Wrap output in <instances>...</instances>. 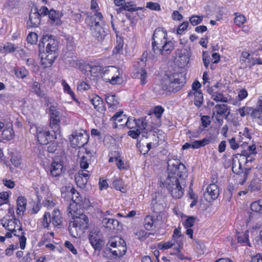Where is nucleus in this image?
<instances>
[{
  "instance_id": "1",
  "label": "nucleus",
  "mask_w": 262,
  "mask_h": 262,
  "mask_svg": "<svg viewBox=\"0 0 262 262\" xmlns=\"http://www.w3.org/2000/svg\"><path fill=\"white\" fill-rule=\"evenodd\" d=\"M70 214L73 219L69 223V231L71 235L74 237L80 236L85 229L88 228L89 219L87 216L83 214L82 210H78L77 212L70 211Z\"/></svg>"
},
{
  "instance_id": "2",
  "label": "nucleus",
  "mask_w": 262,
  "mask_h": 262,
  "mask_svg": "<svg viewBox=\"0 0 262 262\" xmlns=\"http://www.w3.org/2000/svg\"><path fill=\"white\" fill-rule=\"evenodd\" d=\"M70 214L73 219L69 223V231L71 235L74 237L80 236L85 229L88 228L89 219L87 216L83 214L82 210H78L77 212L70 211Z\"/></svg>"
},
{
  "instance_id": "3",
  "label": "nucleus",
  "mask_w": 262,
  "mask_h": 262,
  "mask_svg": "<svg viewBox=\"0 0 262 262\" xmlns=\"http://www.w3.org/2000/svg\"><path fill=\"white\" fill-rule=\"evenodd\" d=\"M86 21L92 35L98 40H102L104 38L106 33L102 27L104 21L101 13L96 11L93 15L88 16Z\"/></svg>"
},
{
  "instance_id": "4",
  "label": "nucleus",
  "mask_w": 262,
  "mask_h": 262,
  "mask_svg": "<svg viewBox=\"0 0 262 262\" xmlns=\"http://www.w3.org/2000/svg\"><path fill=\"white\" fill-rule=\"evenodd\" d=\"M167 165L168 176L166 179L177 178L181 180L186 176V169L185 165L175 157L168 159Z\"/></svg>"
},
{
  "instance_id": "5",
  "label": "nucleus",
  "mask_w": 262,
  "mask_h": 262,
  "mask_svg": "<svg viewBox=\"0 0 262 262\" xmlns=\"http://www.w3.org/2000/svg\"><path fill=\"white\" fill-rule=\"evenodd\" d=\"M185 79L182 73H172L166 75V78L163 81L162 88L165 91L176 93L182 88Z\"/></svg>"
},
{
  "instance_id": "6",
  "label": "nucleus",
  "mask_w": 262,
  "mask_h": 262,
  "mask_svg": "<svg viewBox=\"0 0 262 262\" xmlns=\"http://www.w3.org/2000/svg\"><path fill=\"white\" fill-rule=\"evenodd\" d=\"M162 184L174 199H180L183 195L184 189L180 185V180L166 179Z\"/></svg>"
},
{
  "instance_id": "7",
  "label": "nucleus",
  "mask_w": 262,
  "mask_h": 262,
  "mask_svg": "<svg viewBox=\"0 0 262 262\" xmlns=\"http://www.w3.org/2000/svg\"><path fill=\"white\" fill-rule=\"evenodd\" d=\"M89 138V134L83 129H80L73 132L69 136V140L72 147L80 148L88 143Z\"/></svg>"
},
{
  "instance_id": "8",
  "label": "nucleus",
  "mask_w": 262,
  "mask_h": 262,
  "mask_svg": "<svg viewBox=\"0 0 262 262\" xmlns=\"http://www.w3.org/2000/svg\"><path fill=\"white\" fill-rule=\"evenodd\" d=\"M107 245L111 247L110 249L111 252L116 256H122L126 253L127 249L125 242L118 236L112 237Z\"/></svg>"
},
{
  "instance_id": "9",
  "label": "nucleus",
  "mask_w": 262,
  "mask_h": 262,
  "mask_svg": "<svg viewBox=\"0 0 262 262\" xmlns=\"http://www.w3.org/2000/svg\"><path fill=\"white\" fill-rule=\"evenodd\" d=\"M119 69L114 66H108L103 68L101 73V77L106 82L116 84L120 81Z\"/></svg>"
},
{
  "instance_id": "10",
  "label": "nucleus",
  "mask_w": 262,
  "mask_h": 262,
  "mask_svg": "<svg viewBox=\"0 0 262 262\" xmlns=\"http://www.w3.org/2000/svg\"><path fill=\"white\" fill-rule=\"evenodd\" d=\"M167 32L164 29L158 28L156 29L153 34L152 47L154 52L159 48V46L163 44L167 39Z\"/></svg>"
},
{
  "instance_id": "11",
  "label": "nucleus",
  "mask_w": 262,
  "mask_h": 262,
  "mask_svg": "<svg viewBox=\"0 0 262 262\" xmlns=\"http://www.w3.org/2000/svg\"><path fill=\"white\" fill-rule=\"evenodd\" d=\"M42 42L47 43L46 52L47 54L58 56V41L53 38L51 36H44L42 38Z\"/></svg>"
},
{
  "instance_id": "12",
  "label": "nucleus",
  "mask_w": 262,
  "mask_h": 262,
  "mask_svg": "<svg viewBox=\"0 0 262 262\" xmlns=\"http://www.w3.org/2000/svg\"><path fill=\"white\" fill-rule=\"evenodd\" d=\"M176 62L180 68L186 66L189 62L191 56L190 50L187 49H178L176 51Z\"/></svg>"
},
{
  "instance_id": "13",
  "label": "nucleus",
  "mask_w": 262,
  "mask_h": 262,
  "mask_svg": "<svg viewBox=\"0 0 262 262\" xmlns=\"http://www.w3.org/2000/svg\"><path fill=\"white\" fill-rule=\"evenodd\" d=\"M70 193L72 195V203H71L68 208V212L70 213V209L73 212H77L78 210H81L79 208L82 205V198L75 188L71 189Z\"/></svg>"
},
{
  "instance_id": "14",
  "label": "nucleus",
  "mask_w": 262,
  "mask_h": 262,
  "mask_svg": "<svg viewBox=\"0 0 262 262\" xmlns=\"http://www.w3.org/2000/svg\"><path fill=\"white\" fill-rule=\"evenodd\" d=\"M1 224L8 231H10L14 234V233L18 232L19 227H21L19 225L20 223L19 220H16L13 217H4L1 221Z\"/></svg>"
},
{
  "instance_id": "15",
  "label": "nucleus",
  "mask_w": 262,
  "mask_h": 262,
  "mask_svg": "<svg viewBox=\"0 0 262 262\" xmlns=\"http://www.w3.org/2000/svg\"><path fill=\"white\" fill-rule=\"evenodd\" d=\"M50 112V126L55 132V130L59 129L61 121V116L59 112L55 106H51L49 108Z\"/></svg>"
},
{
  "instance_id": "16",
  "label": "nucleus",
  "mask_w": 262,
  "mask_h": 262,
  "mask_svg": "<svg viewBox=\"0 0 262 262\" xmlns=\"http://www.w3.org/2000/svg\"><path fill=\"white\" fill-rule=\"evenodd\" d=\"M134 67L136 70L137 77L140 80V83L142 85H144L147 82V72L145 69V61L143 59H140L134 64Z\"/></svg>"
},
{
  "instance_id": "17",
  "label": "nucleus",
  "mask_w": 262,
  "mask_h": 262,
  "mask_svg": "<svg viewBox=\"0 0 262 262\" xmlns=\"http://www.w3.org/2000/svg\"><path fill=\"white\" fill-rule=\"evenodd\" d=\"M254 178L251 181L248 189L251 192L258 191L261 189L262 181V173L259 170H256L254 172Z\"/></svg>"
},
{
  "instance_id": "18",
  "label": "nucleus",
  "mask_w": 262,
  "mask_h": 262,
  "mask_svg": "<svg viewBox=\"0 0 262 262\" xmlns=\"http://www.w3.org/2000/svg\"><path fill=\"white\" fill-rule=\"evenodd\" d=\"M219 195L218 186L214 184H211L207 186L204 193V197L206 201L210 202L216 199Z\"/></svg>"
},
{
  "instance_id": "19",
  "label": "nucleus",
  "mask_w": 262,
  "mask_h": 262,
  "mask_svg": "<svg viewBox=\"0 0 262 262\" xmlns=\"http://www.w3.org/2000/svg\"><path fill=\"white\" fill-rule=\"evenodd\" d=\"M36 137L38 142L40 144H47L49 141H51L54 138L52 136H50V132L46 129H42L40 128H36Z\"/></svg>"
},
{
  "instance_id": "20",
  "label": "nucleus",
  "mask_w": 262,
  "mask_h": 262,
  "mask_svg": "<svg viewBox=\"0 0 262 262\" xmlns=\"http://www.w3.org/2000/svg\"><path fill=\"white\" fill-rule=\"evenodd\" d=\"M239 62L242 69H246L248 67L251 68L254 66L253 58H252L251 54L247 51H243L242 52L240 57Z\"/></svg>"
},
{
  "instance_id": "21",
  "label": "nucleus",
  "mask_w": 262,
  "mask_h": 262,
  "mask_svg": "<svg viewBox=\"0 0 262 262\" xmlns=\"http://www.w3.org/2000/svg\"><path fill=\"white\" fill-rule=\"evenodd\" d=\"M160 215H147L144 219V227L147 230H150L155 228L159 223Z\"/></svg>"
},
{
  "instance_id": "22",
  "label": "nucleus",
  "mask_w": 262,
  "mask_h": 262,
  "mask_svg": "<svg viewBox=\"0 0 262 262\" xmlns=\"http://www.w3.org/2000/svg\"><path fill=\"white\" fill-rule=\"evenodd\" d=\"M136 129H137L142 133L143 137H147L148 132L151 130L146 118H141L137 119V124L136 125Z\"/></svg>"
},
{
  "instance_id": "23",
  "label": "nucleus",
  "mask_w": 262,
  "mask_h": 262,
  "mask_svg": "<svg viewBox=\"0 0 262 262\" xmlns=\"http://www.w3.org/2000/svg\"><path fill=\"white\" fill-rule=\"evenodd\" d=\"M63 163L60 161H54L50 167V174L53 177L60 176L63 172Z\"/></svg>"
},
{
  "instance_id": "24",
  "label": "nucleus",
  "mask_w": 262,
  "mask_h": 262,
  "mask_svg": "<svg viewBox=\"0 0 262 262\" xmlns=\"http://www.w3.org/2000/svg\"><path fill=\"white\" fill-rule=\"evenodd\" d=\"M29 21L31 25L28 24L32 27H37L40 23V16L38 10L35 8L34 10H32L29 15Z\"/></svg>"
},
{
  "instance_id": "25",
  "label": "nucleus",
  "mask_w": 262,
  "mask_h": 262,
  "mask_svg": "<svg viewBox=\"0 0 262 262\" xmlns=\"http://www.w3.org/2000/svg\"><path fill=\"white\" fill-rule=\"evenodd\" d=\"M84 67V72L85 73L90 72L91 76L94 77H97L101 73L103 69L101 67L98 65L92 66L88 63H84L83 66Z\"/></svg>"
},
{
  "instance_id": "26",
  "label": "nucleus",
  "mask_w": 262,
  "mask_h": 262,
  "mask_svg": "<svg viewBox=\"0 0 262 262\" xmlns=\"http://www.w3.org/2000/svg\"><path fill=\"white\" fill-rule=\"evenodd\" d=\"M105 99L108 105L109 111L113 112L118 108L119 103L117 99H116L115 95L110 94L106 95Z\"/></svg>"
},
{
  "instance_id": "27",
  "label": "nucleus",
  "mask_w": 262,
  "mask_h": 262,
  "mask_svg": "<svg viewBox=\"0 0 262 262\" xmlns=\"http://www.w3.org/2000/svg\"><path fill=\"white\" fill-rule=\"evenodd\" d=\"M91 102L94 107L98 112L103 113L105 110V106L102 99L98 95H94L91 99Z\"/></svg>"
},
{
  "instance_id": "28",
  "label": "nucleus",
  "mask_w": 262,
  "mask_h": 262,
  "mask_svg": "<svg viewBox=\"0 0 262 262\" xmlns=\"http://www.w3.org/2000/svg\"><path fill=\"white\" fill-rule=\"evenodd\" d=\"M27 201L23 196H19L16 200V214L18 216H22L26 210Z\"/></svg>"
},
{
  "instance_id": "29",
  "label": "nucleus",
  "mask_w": 262,
  "mask_h": 262,
  "mask_svg": "<svg viewBox=\"0 0 262 262\" xmlns=\"http://www.w3.org/2000/svg\"><path fill=\"white\" fill-rule=\"evenodd\" d=\"M193 93H188V97L191 99L193 100L194 105L200 107L203 104L204 98L202 92H194Z\"/></svg>"
},
{
  "instance_id": "30",
  "label": "nucleus",
  "mask_w": 262,
  "mask_h": 262,
  "mask_svg": "<svg viewBox=\"0 0 262 262\" xmlns=\"http://www.w3.org/2000/svg\"><path fill=\"white\" fill-rule=\"evenodd\" d=\"M57 57L45 52L41 56V63L44 68L50 67Z\"/></svg>"
},
{
  "instance_id": "31",
  "label": "nucleus",
  "mask_w": 262,
  "mask_h": 262,
  "mask_svg": "<svg viewBox=\"0 0 262 262\" xmlns=\"http://www.w3.org/2000/svg\"><path fill=\"white\" fill-rule=\"evenodd\" d=\"M207 92L211 96V98L216 102H227L228 99L222 93L213 91L212 88H207Z\"/></svg>"
},
{
  "instance_id": "32",
  "label": "nucleus",
  "mask_w": 262,
  "mask_h": 262,
  "mask_svg": "<svg viewBox=\"0 0 262 262\" xmlns=\"http://www.w3.org/2000/svg\"><path fill=\"white\" fill-rule=\"evenodd\" d=\"M2 132V136L3 140H10L13 138L14 132L12 128V123H7L4 127Z\"/></svg>"
},
{
  "instance_id": "33",
  "label": "nucleus",
  "mask_w": 262,
  "mask_h": 262,
  "mask_svg": "<svg viewBox=\"0 0 262 262\" xmlns=\"http://www.w3.org/2000/svg\"><path fill=\"white\" fill-rule=\"evenodd\" d=\"M241 166H242L241 163L239 162V169H241ZM250 170V168L249 169H246V170H245L244 172H241V174H240L241 170H239V171H237L236 168L235 164H234V163H233V164H232V171H233V172H234V173H236L241 178V181H239V184H241V185H243L246 182V181H247V178H248V175L249 174Z\"/></svg>"
},
{
  "instance_id": "34",
  "label": "nucleus",
  "mask_w": 262,
  "mask_h": 262,
  "mask_svg": "<svg viewBox=\"0 0 262 262\" xmlns=\"http://www.w3.org/2000/svg\"><path fill=\"white\" fill-rule=\"evenodd\" d=\"M52 223L54 227L60 228L62 222V217L60 211L58 209H54L52 214Z\"/></svg>"
},
{
  "instance_id": "35",
  "label": "nucleus",
  "mask_w": 262,
  "mask_h": 262,
  "mask_svg": "<svg viewBox=\"0 0 262 262\" xmlns=\"http://www.w3.org/2000/svg\"><path fill=\"white\" fill-rule=\"evenodd\" d=\"M102 224L104 227L110 230L119 229V222L116 219L104 218L102 220Z\"/></svg>"
},
{
  "instance_id": "36",
  "label": "nucleus",
  "mask_w": 262,
  "mask_h": 262,
  "mask_svg": "<svg viewBox=\"0 0 262 262\" xmlns=\"http://www.w3.org/2000/svg\"><path fill=\"white\" fill-rule=\"evenodd\" d=\"M184 236L181 233V228L178 227L174 230L172 235V241L175 242L179 247H182L183 245V238Z\"/></svg>"
},
{
  "instance_id": "37",
  "label": "nucleus",
  "mask_w": 262,
  "mask_h": 262,
  "mask_svg": "<svg viewBox=\"0 0 262 262\" xmlns=\"http://www.w3.org/2000/svg\"><path fill=\"white\" fill-rule=\"evenodd\" d=\"M174 48L173 42L171 41H167L166 39L161 46H159L157 50L161 54H164V52L166 54L169 53Z\"/></svg>"
},
{
  "instance_id": "38",
  "label": "nucleus",
  "mask_w": 262,
  "mask_h": 262,
  "mask_svg": "<svg viewBox=\"0 0 262 262\" xmlns=\"http://www.w3.org/2000/svg\"><path fill=\"white\" fill-rule=\"evenodd\" d=\"M251 116L262 120V96L259 97L256 107L252 112Z\"/></svg>"
},
{
  "instance_id": "39",
  "label": "nucleus",
  "mask_w": 262,
  "mask_h": 262,
  "mask_svg": "<svg viewBox=\"0 0 262 262\" xmlns=\"http://www.w3.org/2000/svg\"><path fill=\"white\" fill-rule=\"evenodd\" d=\"M25 233L23 231L21 227H19L18 232L14 233V235L19 237V242L20 244V248L23 250L25 248L26 243V237L24 235Z\"/></svg>"
},
{
  "instance_id": "40",
  "label": "nucleus",
  "mask_w": 262,
  "mask_h": 262,
  "mask_svg": "<svg viewBox=\"0 0 262 262\" xmlns=\"http://www.w3.org/2000/svg\"><path fill=\"white\" fill-rule=\"evenodd\" d=\"M126 119L127 117L126 116L123 115L122 111L115 113L111 119L112 121L120 123V125H124Z\"/></svg>"
},
{
  "instance_id": "41",
  "label": "nucleus",
  "mask_w": 262,
  "mask_h": 262,
  "mask_svg": "<svg viewBox=\"0 0 262 262\" xmlns=\"http://www.w3.org/2000/svg\"><path fill=\"white\" fill-rule=\"evenodd\" d=\"M15 75L19 79H24L29 74V72L24 67H18L14 70Z\"/></svg>"
},
{
  "instance_id": "42",
  "label": "nucleus",
  "mask_w": 262,
  "mask_h": 262,
  "mask_svg": "<svg viewBox=\"0 0 262 262\" xmlns=\"http://www.w3.org/2000/svg\"><path fill=\"white\" fill-rule=\"evenodd\" d=\"M248 231H246L245 232L239 234L237 235L238 242L241 244H244L248 245L249 247H251V244L249 241Z\"/></svg>"
},
{
  "instance_id": "43",
  "label": "nucleus",
  "mask_w": 262,
  "mask_h": 262,
  "mask_svg": "<svg viewBox=\"0 0 262 262\" xmlns=\"http://www.w3.org/2000/svg\"><path fill=\"white\" fill-rule=\"evenodd\" d=\"M210 142L209 138H204L201 140H196L192 142V147L194 149L199 148L208 144Z\"/></svg>"
},
{
  "instance_id": "44",
  "label": "nucleus",
  "mask_w": 262,
  "mask_h": 262,
  "mask_svg": "<svg viewBox=\"0 0 262 262\" xmlns=\"http://www.w3.org/2000/svg\"><path fill=\"white\" fill-rule=\"evenodd\" d=\"M48 14L51 24H55L56 25L59 24L60 19L59 18L58 14L55 10L53 9L50 10Z\"/></svg>"
},
{
  "instance_id": "45",
  "label": "nucleus",
  "mask_w": 262,
  "mask_h": 262,
  "mask_svg": "<svg viewBox=\"0 0 262 262\" xmlns=\"http://www.w3.org/2000/svg\"><path fill=\"white\" fill-rule=\"evenodd\" d=\"M234 15H235L234 19V23L237 26L239 27H242L246 21V17L239 13H235Z\"/></svg>"
},
{
  "instance_id": "46",
  "label": "nucleus",
  "mask_w": 262,
  "mask_h": 262,
  "mask_svg": "<svg viewBox=\"0 0 262 262\" xmlns=\"http://www.w3.org/2000/svg\"><path fill=\"white\" fill-rule=\"evenodd\" d=\"M214 110L217 114L222 116L226 115V116L228 115V114H226L228 110V107L226 104H216L214 107Z\"/></svg>"
},
{
  "instance_id": "47",
  "label": "nucleus",
  "mask_w": 262,
  "mask_h": 262,
  "mask_svg": "<svg viewBox=\"0 0 262 262\" xmlns=\"http://www.w3.org/2000/svg\"><path fill=\"white\" fill-rule=\"evenodd\" d=\"M89 241L94 249H97L100 245V238L97 235L90 234Z\"/></svg>"
},
{
  "instance_id": "48",
  "label": "nucleus",
  "mask_w": 262,
  "mask_h": 262,
  "mask_svg": "<svg viewBox=\"0 0 262 262\" xmlns=\"http://www.w3.org/2000/svg\"><path fill=\"white\" fill-rule=\"evenodd\" d=\"M51 222L52 220L50 213L49 212H45L41 221L42 225L44 228L48 229Z\"/></svg>"
},
{
  "instance_id": "49",
  "label": "nucleus",
  "mask_w": 262,
  "mask_h": 262,
  "mask_svg": "<svg viewBox=\"0 0 262 262\" xmlns=\"http://www.w3.org/2000/svg\"><path fill=\"white\" fill-rule=\"evenodd\" d=\"M89 155H83L80 161V166L82 169H86L88 168L91 158Z\"/></svg>"
},
{
  "instance_id": "50",
  "label": "nucleus",
  "mask_w": 262,
  "mask_h": 262,
  "mask_svg": "<svg viewBox=\"0 0 262 262\" xmlns=\"http://www.w3.org/2000/svg\"><path fill=\"white\" fill-rule=\"evenodd\" d=\"M69 62L71 67L79 68L81 71H84V67H83V66L85 63H82L80 60L77 59H72L70 60Z\"/></svg>"
},
{
  "instance_id": "51",
  "label": "nucleus",
  "mask_w": 262,
  "mask_h": 262,
  "mask_svg": "<svg viewBox=\"0 0 262 262\" xmlns=\"http://www.w3.org/2000/svg\"><path fill=\"white\" fill-rule=\"evenodd\" d=\"M125 125L129 129H136L137 119L133 118H127L125 122Z\"/></svg>"
},
{
  "instance_id": "52",
  "label": "nucleus",
  "mask_w": 262,
  "mask_h": 262,
  "mask_svg": "<svg viewBox=\"0 0 262 262\" xmlns=\"http://www.w3.org/2000/svg\"><path fill=\"white\" fill-rule=\"evenodd\" d=\"M195 220L196 217L194 216H188L187 219L183 223V226L185 228H191L194 225Z\"/></svg>"
},
{
  "instance_id": "53",
  "label": "nucleus",
  "mask_w": 262,
  "mask_h": 262,
  "mask_svg": "<svg viewBox=\"0 0 262 262\" xmlns=\"http://www.w3.org/2000/svg\"><path fill=\"white\" fill-rule=\"evenodd\" d=\"M203 16L192 15L189 18V21L192 26H196L203 21Z\"/></svg>"
},
{
  "instance_id": "54",
  "label": "nucleus",
  "mask_w": 262,
  "mask_h": 262,
  "mask_svg": "<svg viewBox=\"0 0 262 262\" xmlns=\"http://www.w3.org/2000/svg\"><path fill=\"white\" fill-rule=\"evenodd\" d=\"M251 209L254 212H259L262 209V201L258 200L251 203Z\"/></svg>"
},
{
  "instance_id": "55",
  "label": "nucleus",
  "mask_w": 262,
  "mask_h": 262,
  "mask_svg": "<svg viewBox=\"0 0 262 262\" xmlns=\"http://www.w3.org/2000/svg\"><path fill=\"white\" fill-rule=\"evenodd\" d=\"M113 186L116 189L124 192L123 182L122 180L115 179L113 182Z\"/></svg>"
},
{
  "instance_id": "56",
  "label": "nucleus",
  "mask_w": 262,
  "mask_h": 262,
  "mask_svg": "<svg viewBox=\"0 0 262 262\" xmlns=\"http://www.w3.org/2000/svg\"><path fill=\"white\" fill-rule=\"evenodd\" d=\"M75 180L77 185L80 188L84 187L88 182L86 179L82 178L80 176H79L77 174L75 175Z\"/></svg>"
},
{
  "instance_id": "57",
  "label": "nucleus",
  "mask_w": 262,
  "mask_h": 262,
  "mask_svg": "<svg viewBox=\"0 0 262 262\" xmlns=\"http://www.w3.org/2000/svg\"><path fill=\"white\" fill-rule=\"evenodd\" d=\"M32 89L34 92L39 97H42L43 95V92L40 89V83L35 81L32 84Z\"/></svg>"
},
{
  "instance_id": "58",
  "label": "nucleus",
  "mask_w": 262,
  "mask_h": 262,
  "mask_svg": "<svg viewBox=\"0 0 262 262\" xmlns=\"http://www.w3.org/2000/svg\"><path fill=\"white\" fill-rule=\"evenodd\" d=\"M17 49V47H16L15 45L11 42H7L3 47V50L6 53L14 52Z\"/></svg>"
},
{
  "instance_id": "59",
  "label": "nucleus",
  "mask_w": 262,
  "mask_h": 262,
  "mask_svg": "<svg viewBox=\"0 0 262 262\" xmlns=\"http://www.w3.org/2000/svg\"><path fill=\"white\" fill-rule=\"evenodd\" d=\"M146 7L152 10L160 11V5L158 3L147 2L146 4Z\"/></svg>"
},
{
  "instance_id": "60",
  "label": "nucleus",
  "mask_w": 262,
  "mask_h": 262,
  "mask_svg": "<svg viewBox=\"0 0 262 262\" xmlns=\"http://www.w3.org/2000/svg\"><path fill=\"white\" fill-rule=\"evenodd\" d=\"M202 59L206 68H208L210 64V55L207 51H203Z\"/></svg>"
},
{
  "instance_id": "61",
  "label": "nucleus",
  "mask_w": 262,
  "mask_h": 262,
  "mask_svg": "<svg viewBox=\"0 0 262 262\" xmlns=\"http://www.w3.org/2000/svg\"><path fill=\"white\" fill-rule=\"evenodd\" d=\"M27 40L28 43H30L31 44L35 43L37 40V34L34 32L30 33L27 36Z\"/></svg>"
},
{
  "instance_id": "62",
  "label": "nucleus",
  "mask_w": 262,
  "mask_h": 262,
  "mask_svg": "<svg viewBox=\"0 0 262 262\" xmlns=\"http://www.w3.org/2000/svg\"><path fill=\"white\" fill-rule=\"evenodd\" d=\"M11 161L14 166L17 167L21 164V159L19 155H12Z\"/></svg>"
},
{
  "instance_id": "63",
  "label": "nucleus",
  "mask_w": 262,
  "mask_h": 262,
  "mask_svg": "<svg viewBox=\"0 0 262 262\" xmlns=\"http://www.w3.org/2000/svg\"><path fill=\"white\" fill-rule=\"evenodd\" d=\"M62 85L63 87L64 92L67 93L72 97H73L74 96V93L72 91L70 85L66 82L65 80H62Z\"/></svg>"
},
{
  "instance_id": "64",
  "label": "nucleus",
  "mask_w": 262,
  "mask_h": 262,
  "mask_svg": "<svg viewBox=\"0 0 262 262\" xmlns=\"http://www.w3.org/2000/svg\"><path fill=\"white\" fill-rule=\"evenodd\" d=\"M77 174L79 176H80L82 178L86 179L88 181L91 174V172L88 170L83 169L79 170Z\"/></svg>"
}]
</instances>
